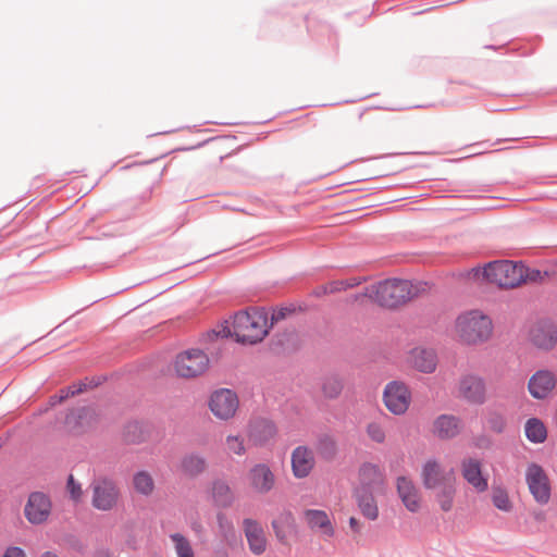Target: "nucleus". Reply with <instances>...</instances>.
<instances>
[{
	"label": "nucleus",
	"instance_id": "nucleus-42",
	"mask_svg": "<svg viewBox=\"0 0 557 557\" xmlns=\"http://www.w3.org/2000/svg\"><path fill=\"white\" fill-rule=\"evenodd\" d=\"M541 278V272L539 270H535V269H528L524 267V277H523V283H527V282H536Z\"/></svg>",
	"mask_w": 557,
	"mask_h": 557
},
{
	"label": "nucleus",
	"instance_id": "nucleus-11",
	"mask_svg": "<svg viewBox=\"0 0 557 557\" xmlns=\"http://www.w3.org/2000/svg\"><path fill=\"white\" fill-rule=\"evenodd\" d=\"M557 387V375L555 372L541 369L535 371L528 380L527 388L530 396L536 400L550 398Z\"/></svg>",
	"mask_w": 557,
	"mask_h": 557
},
{
	"label": "nucleus",
	"instance_id": "nucleus-41",
	"mask_svg": "<svg viewBox=\"0 0 557 557\" xmlns=\"http://www.w3.org/2000/svg\"><path fill=\"white\" fill-rule=\"evenodd\" d=\"M354 284H347L343 281L332 282L327 286L324 287L325 293H335L342 289H345L348 286H352Z\"/></svg>",
	"mask_w": 557,
	"mask_h": 557
},
{
	"label": "nucleus",
	"instance_id": "nucleus-6",
	"mask_svg": "<svg viewBox=\"0 0 557 557\" xmlns=\"http://www.w3.org/2000/svg\"><path fill=\"white\" fill-rule=\"evenodd\" d=\"M209 368V358L200 349H188L178 354L174 360L175 373L184 379L203 374Z\"/></svg>",
	"mask_w": 557,
	"mask_h": 557
},
{
	"label": "nucleus",
	"instance_id": "nucleus-35",
	"mask_svg": "<svg viewBox=\"0 0 557 557\" xmlns=\"http://www.w3.org/2000/svg\"><path fill=\"white\" fill-rule=\"evenodd\" d=\"M366 433L376 444H384L386 441V430L380 422L373 421L368 423Z\"/></svg>",
	"mask_w": 557,
	"mask_h": 557
},
{
	"label": "nucleus",
	"instance_id": "nucleus-17",
	"mask_svg": "<svg viewBox=\"0 0 557 557\" xmlns=\"http://www.w3.org/2000/svg\"><path fill=\"white\" fill-rule=\"evenodd\" d=\"M249 486L258 494L269 493L275 485V475L265 463H257L247 474Z\"/></svg>",
	"mask_w": 557,
	"mask_h": 557
},
{
	"label": "nucleus",
	"instance_id": "nucleus-40",
	"mask_svg": "<svg viewBox=\"0 0 557 557\" xmlns=\"http://www.w3.org/2000/svg\"><path fill=\"white\" fill-rule=\"evenodd\" d=\"M293 522V515L290 512L283 513L278 519L274 520L272 522L273 529L275 530L276 536L280 539L284 537V532L281 530L280 524L281 523H292Z\"/></svg>",
	"mask_w": 557,
	"mask_h": 557
},
{
	"label": "nucleus",
	"instance_id": "nucleus-5",
	"mask_svg": "<svg viewBox=\"0 0 557 557\" xmlns=\"http://www.w3.org/2000/svg\"><path fill=\"white\" fill-rule=\"evenodd\" d=\"M91 506L100 511L114 510L121 500V490L117 483L108 478L99 476L90 483Z\"/></svg>",
	"mask_w": 557,
	"mask_h": 557
},
{
	"label": "nucleus",
	"instance_id": "nucleus-24",
	"mask_svg": "<svg viewBox=\"0 0 557 557\" xmlns=\"http://www.w3.org/2000/svg\"><path fill=\"white\" fill-rule=\"evenodd\" d=\"M354 497L361 515L364 518L371 521H375L379 518L380 511L373 491L368 488H356Z\"/></svg>",
	"mask_w": 557,
	"mask_h": 557
},
{
	"label": "nucleus",
	"instance_id": "nucleus-27",
	"mask_svg": "<svg viewBox=\"0 0 557 557\" xmlns=\"http://www.w3.org/2000/svg\"><path fill=\"white\" fill-rule=\"evenodd\" d=\"M207 468L206 459L197 454H189L182 458L180 469L184 475L195 478L205 472Z\"/></svg>",
	"mask_w": 557,
	"mask_h": 557
},
{
	"label": "nucleus",
	"instance_id": "nucleus-39",
	"mask_svg": "<svg viewBox=\"0 0 557 557\" xmlns=\"http://www.w3.org/2000/svg\"><path fill=\"white\" fill-rule=\"evenodd\" d=\"M67 491L72 499H74L75 502H78L83 496L82 485L77 481H75L73 475L69 476Z\"/></svg>",
	"mask_w": 557,
	"mask_h": 557
},
{
	"label": "nucleus",
	"instance_id": "nucleus-44",
	"mask_svg": "<svg viewBox=\"0 0 557 557\" xmlns=\"http://www.w3.org/2000/svg\"><path fill=\"white\" fill-rule=\"evenodd\" d=\"M349 527L351 531L356 534H359L362 530V523L355 517L349 519Z\"/></svg>",
	"mask_w": 557,
	"mask_h": 557
},
{
	"label": "nucleus",
	"instance_id": "nucleus-28",
	"mask_svg": "<svg viewBox=\"0 0 557 557\" xmlns=\"http://www.w3.org/2000/svg\"><path fill=\"white\" fill-rule=\"evenodd\" d=\"M211 494L213 502L223 508L230 507L234 500V495L228 486V484L224 481L218 480L214 481L211 488Z\"/></svg>",
	"mask_w": 557,
	"mask_h": 557
},
{
	"label": "nucleus",
	"instance_id": "nucleus-7",
	"mask_svg": "<svg viewBox=\"0 0 557 557\" xmlns=\"http://www.w3.org/2000/svg\"><path fill=\"white\" fill-rule=\"evenodd\" d=\"M525 483L530 494L540 505H546L552 497L550 480L546 471L537 463H530L525 470Z\"/></svg>",
	"mask_w": 557,
	"mask_h": 557
},
{
	"label": "nucleus",
	"instance_id": "nucleus-19",
	"mask_svg": "<svg viewBox=\"0 0 557 557\" xmlns=\"http://www.w3.org/2000/svg\"><path fill=\"white\" fill-rule=\"evenodd\" d=\"M462 431L461 420L454 414H441L432 423V433L440 440H450Z\"/></svg>",
	"mask_w": 557,
	"mask_h": 557
},
{
	"label": "nucleus",
	"instance_id": "nucleus-26",
	"mask_svg": "<svg viewBox=\"0 0 557 557\" xmlns=\"http://www.w3.org/2000/svg\"><path fill=\"white\" fill-rule=\"evenodd\" d=\"M434 492V499L440 509L444 512H449L455 506V498L457 494V483H448L432 490Z\"/></svg>",
	"mask_w": 557,
	"mask_h": 557
},
{
	"label": "nucleus",
	"instance_id": "nucleus-29",
	"mask_svg": "<svg viewBox=\"0 0 557 557\" xmlns=\"http://www.w3.org/2000/svg\"><path fill=\"white\" fill-rule=\"evenodd\" d=\"M524 434L530 442L540 444L547 438V429L540 419L530 418L524 424Z\"/></svg>",
	"mask_w": 557,
	"mask_h": 557
},
{
	"label": "nucleus",
	"instance_id": "nucleus-32",
	"mask_svg": "<svg viewBox=\"0 0 557 557\" xmlns=\"http://www.w3.org/2000/svg\"><path fill=\"white\" fill-rule=\"evenodd\" d=\"M133 485L137 493L148 496L154 490V482L150 473L146 471L137 472L133 478Z\"/></svg>",
	"mask_w": 557,
	"mask_h": 557
},
{
	"label": "nucleus",
	"instance_id": "nucleus-46",
	"mask_svg": "<svg viewBox=\"0 0 557 557\" xmlns=\"http://www.w3.org/2000/svg\"><path fill=\"white\" fill-rule=\"evenodd\" d=\"M41 557H59V556L52 552H46L41 555Z\"/></svg>",
	"mask_w": 557,
	"mask_h": 557
},
{
	"label": "nucleus",
	"instance_id": "nucleus-49",
	"mask_svg": "<svg viewBox=\"0 0 557 557\" xmlns=\"http://www.w3.org/2000/svg\"><path fill=\"white\" fill-rule=\"evenodd\" d=\"M197 529H199V525L193 527L194 531H197Z\"/></svg>",
	"mask_w": 557,
	"mask_h": 557
},
{
	"label": "nucleus",
	"instance_id": "nucleus-47",
	"mask_svg": "<svg viewBox=\"0 0 557 557\" xmlns=\"http://www.w3.org/2000/svg\"><path fill=\"white\" fill-rule=\"evenodd\" d=\"M197 529H199V525L193 527L194 531H197Z\"/></svg>",
	"mask_w": 557,
	"mask_h": 557
},
{
	"label": "nucleus",
	"instance_id": "nucleus-30",
	"mask_svg": "<svg viewBox=\"0 0 557 557\" xmlns=\"http://www.w3.org/2000/svg\"><path fill=\"white\" fill-rule=\"evenodd\" d=\"M176 557H196L190 540L180 532L169 536Z\"/></svg>",
	"mask_w": 557,
	"mask_h": 557
},
{
	"label": "nucleus",
	"instance_id": "nucleus-8",
	"mask_svg": "<svg viewBox=\"0 0 557 557\" xmlns=\"http://www.w3.org/2000/svg\"><path fill=\"white\" fill-rule=\"evenodd\" d=\"M420 478L424 488L428 491L448 483H457L455 471L453 469H445L443 463L435 458L425 460L421 468Z\"/></svg>",
	"mask_w": 557,
	"mask_h": 557
},
{
	"label": "nucleus",
	"instance_id": "nucleus-34",
	"mask_svg": "<svg viewBox=\"0 0 557 557\" xmlns=\"http://www.w3.org/2000/svg\"><path fill=\"white\" fill-rule=\"evenodd\" d=\"M225 449L227 454L235 456H244L246 454V446L244 437L239 435H227L225 437Z\"/></svg>",
	"mask_w": 557,
	"mask_h": 557
},
{
	"label": "nucleus",
	"instance_id": "nucleus-38",
	"mask_svg": "<svg viewBox=\"0 0 557 557\" xmlns=\"http://www.w3.org/2000/svg\"><path fill=\"white\" fill-rule=\"evenodd\" d=\"M506 419L499 413H493L488 418V426L496 433H502L506 429Z\"/></svg>",
	"mask_w": 557,
	"mask_h": 557
},
{
	"label": "nucleus",
	"instance_id": "nucleus-31",
	"mask_svg": "<svg viewBox=\"0 0 557 557\" xmlns=\"http://www.w3.org/2000/svg\"><path fill=\"white\" fill-rule=\"evenodd\" d=\"M492 503L500 511L509 512L512 510V502L507 490L500 485L492 486Z\"/></svg>",
	"mask_w": 557,
	"mask_h": 557
},
{
	"label": "nucleus",
	"instance_id": "nucleus-20",
	"mask_svg": "<svg viewBox=\"0 0 557 557\" xmlns=\"http://www.w3.org/2000/svg\"><path fill=\"white\" fill-rule=\"evenodd\" d=\"M462 478L476 492L483 493L487 490V479L482 475V466L478 459L467 458L461 461Z\"/></svg>",
	"mask_w": 557,
	"mask_h": 557
},
{
	"label": "nucleus",
	"instance_id": "nucleus-2",
	"mask_svg": "<svg viewBox=\"0 0 557 557\" xmlns=\"http://www.w3.org/2000/svg\"><path fill=\"white\" fill-rule=\"evenodd\" d=\"M493 334L492 319L480 310H470L459 314L455 321V335L466 345H480Z\"/></svg>",
	"mask_w": 557,
	"mask_h": 557
},
{
	"label": "nucleus",
	"instance_id": "nucleus-45",
	"mask_svg": "<svg viewBox=\"0 0 557 557\" xmlns=\"http://www.w3.org/2000/svg\"><path fill=\"white\" fill-rule=\"evenodd\" d=\"M76 419V414L74 413H71L66 417V424L70 425V423L72 422V420H75Z\"/></svg>",
	"mask_w": 557,
	"mask_h": 557
},
{
	"label": "nucleus",
	"instance_id": "nucleus-18",
	"mask_svg": "<svg viewBox=\"0 0 557 557\" xmlns=\"http://www.w3.org/2000/svg\"><path fill=\"white\" fill-rule=\"evenodd\" d=\"M243 531L245 533L250 552L253 555H261L265 552L268 541L261 524L253 519L243 521Z\"/></svg>",
	"mask_w": 557,
	"mask_h": 557
},
{
	"label": "nucleus",
	"instance_id": "nucleus-15",
	"mask_svg": "<svg viewBox=\"0 0 557 557\" xmlns=\"http://www.w3.org/2000/svg\"><path fill=\"white\" fill-rule=\"evenodd\" d=\"M396 491L405 508L412 512H419L422 507V495L412 479L400 475L396 479Z\"/></svg>",
	"mask_w": 557,
	"mask_h": 557
},
{
	"label": "nucleus",
	"instance_id": "nucleus-12",
	"mask_svg": "<svg viewBox=\"0 0 557 557\" xmlns=\"http://www.w3.org/2000/svg\"><path fill=\"white\" fill-rule=\"evenodd\" d=\"M457 396L472 405H482L486 400V385L481 376L466 374L460 377Z\"/></svg>",
	"mask_w": 557,
	"mask_h": 557
},
{
	"label": "nucleus",
	"instance_id": "nucleus-4",
	"mask_svg": "<svg viewBox=\"0 0 557 557\" xmlns=\"http://www.w3.org/2000/svg\"><path fill=\"white\" fill-rule=\"evenodd\" d=\"M373 290L374 300L383 307L395 308L411 300L416 287L407 280L389 278L377 283Z\"/></svg>",
	"mask_w": 557,
	"mask_h": 557
},
{
	"label": "nucleus",
	"instance_id": "nucleus-16",
	"mask_svg": "<svg viewBox=\"0 0 557 557\" xmlns=\"http://www.w3.org/2000/svg\"><path fill=\"white\" fill-rule=\"evenodd\" d=\"M290 466L293 475L296 479L309 476L315 467L313 450L306 445L295 447L290 455Z\"/></svg>",
	"mask_w": 557,
	"mask_h": 557
},
{
	"label": "nucleus",
	"instance_id": "nucleus-33",
	"mask_svg": "<svg viewBox=\"0 0 557 557\" xmlns=\"http://www.w3.org/2000/svg\"><path fill=\"white\" fill-rule=\"evenodd\" d=\"M315 449L320 457L324 459H332L336 454V442L329 435H322L318 438Z\"/></svg>",
	"mask_w": 557,
	"mask_h": 557
},
{
	"label": "nucleus",
	"instance_id": "nucleus-36",
	"mask_svg": "<svg viewBox=\"0 0 557 557\" xmlns=\"http://www.w3.org/2000/svg\"><path fill=\"white\" fill-rule=\"evenodd\" d=\"M342 389H343V384H342L341 380H338L336 377L326 379L322 385L323 395L326 398H331V399L336 398L342 393Z\"/></svg>",
	"mask_w": 557,
	"mask_h": 557
},
{
	"label": "nucleus",
	"instance_id": "nucleus-23",
	"mask_svg": "<svg viewBox=\"0 0 557 557\" xmlns=\"http://www.w3.org/2000/svg\"><path fill=\"white\" fill-rule=\"evenodd\" d=\"M304 519L311 530L318 531L327 537H332L334 535V527L329 515L324 510L307 509L304 511Z\"/></svg>",
	"mask_w": 557,
	"mask_h": 557
},
{
	"label": "nucleus",
	"instance_id": "nucleus-9",
	"mask_svg": "<svg viewBox=\"0 0 557 557\" xmlns=\"http://www.w3.org/2000/svg\"><path fill=\"white\" fill-rule=\"evenodd\" d=\"M383 401L386 409L393 414H404L411 403V393L408 386L399 381L386 384L383 392Z\"/></svg>",
	"mask_w": 557,
	"mask_h": 557
},
{
	"label": "nucleus",
	"instance_id": "nucleus-48",
	"mask_svg": "<svg viewBox=\"0 0 557 557\" xmlns=\"http://www.w3.org/2000/svg\"><path fill=\"white\" fill-rule=\"evenodd\" d=\"M197 529H199V525L193 527L194 531H197Z\"/></svg>",
	"mask_w": 557,
	"mask_h": 557
},
{
	"label": "nucleus",
	"instance_id": "nucleus-14",
	"mask_svg": "<svg viewBox=\"0 0 557 557\" xmlns=\"http://www.w3.org/2000/svg\"><path fill=\"white\" fill-rule=\"evenodd\" d=\"M51 507L48 495L41 492H34L28 496L24 515L32 524H41L48 520Z\"/></svg>",
	"mask_w": 557,
	"mask_h": 557
},
{
	"label": "nucleus",
	"instance_id": "nucleus-37",
	"mask_svg": "<svg viewBox=\"0 0 557 557\" xmlns=\"http://www.w3.org/2000/svg\"><path fill=\"white\" fill-rule=\"evenodd\" d=\"M86 388L85 383H81L78 385L69 386L66 389H61L59 396L51 397L53 404L61 403L70 396H74Z\"/></svg>",
	"mask_w": 557,
	"mask_h": 557
},
{
	"label": "nucleus",
	"instance_id": "nucleus-10",
	"mask_svg": "<svg viewBox=\"0 0 557 557\" xmlns=\"http://www.w3.org/2000/svg\"><path fill=\"white\" fill-rule=\"evenodd\" d=\"M239 406L235 392L228 388H221L213 392L209 398V408L212 414L220 420L232 419Z\"/></svg>",
	"mask_w": 557,
	"mask_h": 557
},
{
	"label": "nucleus",
	"instance_id": "nucleus-21",
	"mask_svg": "<svg viewBox=\"0 0 557 557\" xmlns=\"http://www.w3.org/2000/svg\"><path fill=\"white\" fill-rule=\"evenodd\" d=\"M276 435V426L268 419L258 418L249 423L247 436L253 445H264Z\"/></svg>",
	"mask_w": 557,
	"mask_h": 557
},
{
	"label": "nucleus",
	"instance_id": "nucleus-22",
	"mask_svg": "<svg viewBox=\"0 0 557 557\" xmlns=\"http://www.w3.org/2000/svg\"><path fill=\"white\" fill-rule=\"evenodd\" d=\"M408 361L416 370L432 373L437 367V357L433 349L416 347L408 356Z\"/></svg>",
	"mask_w": 557,
	"mask_h": 557
},
{
	"label": "nucleus",
	"instance_id": "nucleus-1",
	"mask_svg": "<svg viewBox=\"0 0 557 557\" xmlns=\"http://www.w3.org/2000/svg\"><path fill=\"white\" fill-rule=\"evenodd\" d=\"M269 332L268 314L263 309L252 308L235 314L232 327L225 326L218 332L221 337H235L242 344L261 342Z\"/></svg>",
	"mask_w": 557,
	"mask_h": 557
},
{
	"label": "nucleus",
	"instance_id": "nucleus-25",
	"mask_svg": "<svg viewBox=\"0 0 557 557\" xmlns=\"http://www.w3.org/2000/svg\"><path fill=\"white\" fill-rule=\"evenodd\" d=\"M385 482L384 474L379 466L373 463H363L359 469V483L357 488H368L383 486Z\"/></svg>",
	"mask_w": 557,
	"mask_h": 557
},
{
	"label": "nucleus",
	"instance_id": "nucleus-13",
	"mask_svg": "<svg viewBox=\"0 0 557 557\" xmlns=\"http://www.w3.org/2000/svg\"><path fill=\"white\" fill-rule=\"evenodd\" d=\"M529 342L537 349L549 351L557 345V326L550 321H539L529 331Z\"/></svg>",
	"mask_w": 557,
	"mask_h": 557
},
{
	"label": "nucleus",
	"instance_id": "nucleus-50",
	"mask_svg": "<svg viewBox=\"0 0 557 557\" xmlns=\"http://www.w3.org/2000/svg\"><path fill=\"white\" fill-rule=\"evenodd\" d=\"M216 557H228L227 554H223L222 556H216Z\"/></svg>",
	"mask_w": 557,
	"mask_h": 557
},
{
	"label": "nucleus",
	"instance_id": "nucleus-3",
	"mask_svg": "<svg viewBox=\"0 0 557 557\" xmlns=\"http://www.w3.org/2000/svg\"><path fill=\"white\" fill-rule=\"evenodd\" d=\"M487 282L503 288H515L523 284L524 265L509 260H497L486 264L483 270H475Z\"/></svg>",
	"mask_w": 557,
	"mask_h": 557
},
{
	"label": "nucleus",
	"instance_id": "nucleus-43",
	"mask_svg": "<svg viewBox=\"0 0 557 557\" xmlns=\"http://www.w3.org/2000/svg\"><path fill=\"white\" fill-rule=\"evenodd\" d=\"M2 557H26L24 550L16 546H11L5 549Z\"/></svg>",
	"mask_w": 557,
	"mask_h": 557
}]
</instances>
